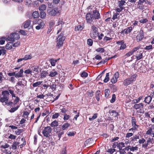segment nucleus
I'll return each instance as SVG.
<instances>
[{"label": "nucleus", "mask_w": 154, "mask_h": 154, "mask_svg": "<svg viewBox=\"0 0 154 154\" xmlns=\"http://www.w3.org/2000/svg\"><path fill=\"white\" fill-rule=\"evenodd\" d=\"M1 94H0V102L2 103V105L5 106H13V102L9 100L11 95L8 91L7 90L3 91Z\"/></svg>", "instance_id": "nucleus-1"}, {"label": "nucleus", "mask_w": 154, "mask_h": 154, "mask_svg": "<svg viewBox=\"0 0 154 154\" xmlns=\"http://www.w3.org/2000/svg\"><path fill=\"white\" fill-rule=\"evenodd\" d=\"M61 13V11L57 7L52 8L49 7L47 9L48 14L51 16H55L59 15Z\"/></svg>", "instance_id": "nucleus-2"}, {"label": "nucleus", "mask_w": 154, "mask_h": 154, "mask_svg": "<svg viewBox=\"0 0 154 154\" xmlns=\"http://www.w3.org/2000/svg\"><path fill=\"white\" fill-rule=\"evenodd\" d=\"M65 39V37L63 36V34L61 33L57 37L56 39V47L59 48L63 46V41Z\"/></svg>", "instance_id": "nucleus-3"}, {"label": "nucleus", "mask_w": 154, "mask_h": 154, "mask_svg": "<svg viewBox=\"0 0 154 154\" xmlns=\"http://www.w3.org/2000/svg\"><path fill=\"white\" fill-rule=\"evenodd\" d=\"M91 29L90 33L91 37L93 39H95L97 36L99 34L98 29L94 25H93L91 26Z\"/></svg>", "instance_id": "nucleus-4"}, {"label": "nucleus", "mask_w": 154, "mask_h": 154, "mask_svg": "<svg viewBox=\"0 0 154 154\" xmlns=\"http://www.w3.org/2000/svg\"><path fill=\"white\" fill-rule=\"evenodd\" d=\"M137 76V75L134 74L131 76L130 77L125 79L123 82L124 85L127 86L131 84L132 82L134 81Z\"/></svg>", "instance_id": "nucleus-5"}, {"label": "nucleus", "mask_w": 154, "mask_h": 154, "mask_svg": "<svg viewBox=\"0 0 154 154\" xmlns=\"http://www.w3.org/2000/svg\"><path fill=\"white\" fill-rule=\"evenodd\" d=\"M87 22L92 24H94L97 21H94L93 15L91 13H88L86 15Z\"/></svg>", "instance_id": "nucleus-6"}, {"label": "nucleus", "mask_w": 154, "mask_h": 154, "mask_svg": "<svg viewBox=\"0 0 154 154\" xmlns=\"http://www.w3.org/2000/svg\"><path fill=\"white\" fill-rule=\"evenodd\" d=\"M20 38L19 35L17 33H12L10 36L7 38V40L10 41L14 42L15 40L19 39Z\"/></svg>", "instance_id": "nucleus-7"}, {"label": "nucleus", "mask_w": 154, "mask_h": 154, "mask_svg": "<svg viewBox=\"0 0 154 154\" xmlns=\"http://www.w3.org/2000/svg\"><path fill=\"white\" fill-rule=\"evenodd\" d=\"M51 128L50 126H47L44 128L42 131V134L44 136L48 137L51 135Z\"/></svg>", "instance_id": "nucleus-8"}, {"label": "nucleus", "mask_w": 154, "mask_h": 154, "mask_svg": "<svg viewBox=\"0 0 154 154\" xmlns=\"http://www.w3.org/2000/svg\"><path fill=\"white\" fill-rule=\"evenodd\" d=\"M143 105L142 103L135 104L133 106V107L136 110L139 109L137 111V113H143Z\"/></svg>", "instance_id": "nucleus-9"}, {"label": "nucleus", "mask_w": 154, "mask_h": 154, "mask_svg": "<svg viewBox=\"0 0 154 154\" xmlns=\"http://www.w3.org/2000/svg\"><path fill=\"white\" fill-rule=\"evenodd\" d=\"M144 33L143 31L140 30L139 33L138 34L136 37V39L137 42H139L141 41L143 38Z\"/></svg>", "instance_id": "nucleus-10"}, {"label": "nucleus", "mask_w": 154, "mask_h": 154, "mask_svg": "<svg viewBox=\"0 0 154 154\" xmlns=\"http://www.w3.org/2000/svg\"><path fill=\"white\" fill-rule=\"evenodd\" d=\"M92 15H93L94 21H96V19H98L100 18V14L97 10L93 11Z\"/></svg>", "instance_id": "nucleus-11"}, {"label": "nucleus", "mask_w": 154, "mask_h": 154, "mask_svg": "<svg viewBox=\"0 0 154 154\" xmlns=\"http://www.w3.org/2000/svg\"><path fill=\"white\" fill-rule=\"evenodd\" d=\"M44 22L41 20H38V25L36 26L35 28L37 30H39L42 28L44 27Z\"/></svg>", "instance_id": "nucleus-12"}, {"label": "nucleus", "mask_w": 154, "mask_h": 154, "mask_svg": "<svg viewBox=\"0 0 154 154\" xmlns=\"http://www.w3.org/2000/svg\"><path fill=\"white\" fill-rule=\"evenodd\" d=\"M135 57L137 60L141 59L143 57V53L141 51H137Z\"/></svg>", "instance_id": "nucleus-13"}, {"label": "nucleus", "mask_w": 154, "mask_h": 154, "mask_svg": "<svg viewBox=\"0 0 154 154\" xmlns=\"http://www.w3.org/2000/svg\"><path fill=\"white\" fill-rule=\"evenodd\" d=\"M152 99V97H151V95L146 97L145 98L144 101L145 103L148 104H149L150 103Z\"/></svg>", "instance_id": "nucleus-14"}, {"label": "nucleus", "mask_w": 154, "mask_h": 154, "mask_svg": "<svg viewBox=\"0 0 154 154\" xmlns=\"http://www.w3.org/2000/svg\"><path fill=\"white\" fill-rule=\"evenodd\" d=\"M23 69H20V71L18 72L16 74L15 77L17 78L22 77L23 76Z\"/></svg>", "instance_id": "nucleus-15"}, {"label": "nucleus", "mask_w": 154, "mask_h": 154, "mask_svg": "<svg viewBox=\"0 0 154 154\" xmlns=\"http://www.w3.org/2000/svg\"><path fill=\"white\" fill-rule=\"evenodd\" d=\"M31 22V20H28L25 21L23 26L24 28H28L30 25Z\"/></svg>", "instance_id": "nucleus-16"}, {"label": "nucleus", "mask_w": 154, "mask_h": 154, "mask_svg": "<svg viewBox=\"0 0 154 154\" xmlns=\"http://www.w3.org/2000/svg\"><path fill=\"white\" fill-rule=\"evenodd\" d=\"M13 47V42H10L8 43L5 46L6 48L7 49H10Z\"/></svg>", "instance_id": "nucleus-17"}, {"label": "nucleus", "mask_w": 154, "mask_h": 154, "mask_svg": "<svg viewBox=\"0 0 154 154\" xmlns=\"http://www.w3.org/2000/svg\"><path fill=\"white\" fill-rule=\"evenodd\" d=\"M132 28L131 26L128 27L124 29L125 34H127L130 32L132 31Z\"/></svg>", "instance_id": "nucleus-18"}, {"label": "nucleus", "mask_w": 154, "mask_h": 154, "mask_svg": "<svg viewBox=\"0 0 154 154\" xmlns=\"http://www.w3.org/2000/svg\"><path fill=\"white\" fill-rule=\"evenodd\" d=\"M58 60H59V59L54 60L53 59H51L49 60V61L51 63V65L53 66H54Z\"/></svg>", "instance_id": "nucleus-19"}, {"label": "nucleus", "mask_w": 154, "mask_h": 154, "mask_svg": "<svg viewBox=\"0 0 154 154\" xmlns=\"http://www.w3.org/2000/svg\"><path fill=\"white\" fill-rule=\"evenodd\" d=\"M32 16L34 18H36L38 17L39 15L38 11H35L33 12L32 13Z\"/></svg>", "instance_id": "nucleus-20"}, {"label": "nucleus", "mask_w": 154, "mask_h": 154, "mask_svg": "<svg viewBox=\"0 0 154 154\" xmlns=\"http://www.w3.org/2000/svg\"><path fill=\"white\" fill-rule=\"evenodd\" d=\"M58 125V122L57 121L55 120L51 122L50 125L52 127H55Z\"/></svg>", "instance_id": "nucleus-21"}, {"label": "nucleus", "mask_w": 154, "mask_h": 154, "mask_svg": "<svg viewBox=\"0 0 154 154\" xmlns=\"http://www.w3.org/2000/svg\"><path fill=\"white\" fill-rule=\"evenodd\" d=\"M48 75V72L46 71H43L41 73V78H44Z\"/></svg>", "instance_id": "nucleus-22"}, {"label": "nucleus", "mask_w": 154, "mask_h": 154, "mask_svg": "<svg viewBox=\"0 0 154 154\" xmlns=\"http://www.w3.org/2000/svg\"><path fill=\"white\" fill-rule=\"evenodd\" d=\"M69 126L70 124L69 123H65L64 125L62 126V128L63 130H65Z\"/></svg>", "instance_id": "nucleus-23"}, {"label": "nucleus", "mask_w": 154, "mask_h": 154, "mask_svg": "<svg viewBox=\"0 0 154 154\" xmlns=\"http://www.w3.org/2000/svg\"><path fill=\"white\" fill-rule=\"evenodd\" d=\"M119 7H123V6L125 3V0H119Z\"/></svg>", "instance_id": "nucleus-24"}, {"label": "nucleus", "mask_w": 154, "mask_h": 154, "mask_svg": "<svg viewBox=\"0 0 154 154\" xmlns=\"http://www.w3.org/2000/svg\"><path fill=\"white\" fill-rule=\"evenodd\" d=\"M133 127L129 130V131L132 130V131H137V128L139 127L138 125H132Z\"/></svg>", "instance_id": "nucleus-25"}, {"label": "nucleus", "mask_w": 154, "mask_h": 154, "mask_svg": "<svg viewBox=\"0 0 154 154\" xmlns=\"http://www.w3.org/2000/svg\"><path fill=\"white\" fill-rule=\"evenodd\" d=\"M46 6L45 5L43 4L39 6V9L40 11H43L46 9Z\"/></svg>", "instance_id": "nucleus-26"}, {"label": "nucleus", "mask_w": 154, "mask_h": 154, "mask_svg": "<svg viewBox=\"0 0 154 154\" xmlns=\"http://www.w3.org/2000/svg\"><path fill=\"white\" fill-rule=\"evenodd\" d=\"M42 82V81H39L35 83H34L32 85V86L34 87H39V85H40Z\"/></svg>", "instance_id": "nucleus-27"}, {"label": "nucleus", "mask_w": 154, "mask_h": 154, "mask_svg": "<svg viewBox=\"0 0 154 154\" xmlns=\"http://www.w3.org/2000/svg\"><path fill=\"white\" fill-rule=\"evenodd\" d=\"M109 73H106V75L105 78L103 80V82H104L106 83L107 82L109 79Z\"/></svg>", "instance_id": "nucleus-28"}, {"label": "nucleus", "mask_w": 154, "mask_h": 154, "mask_svg": "<svg viewBox=\"0 0 154 154\" xmlns=\"http://www.w3.org/2000/svg\"><path fill=\"white\" fill-rule=\"evenodd\" d=\"M19 107V106H18L12 108L11 109L9 110L8 111L11 112H13L17 110Z\"/></svg>", "instance_id": "nucleus-29"}, {"label": "nucleus", "mask_w": 154, "mask_h": 154, "mask_svg": "<svg viewBox=\"0 0 154 154\" xmlns=\"http://www.w3.org/2000/svg\"><path fill=\"white\" fill-rule=\"evenodd\" d=\"M96 51L97 52H100L101 53H103L104 52V49L102 48H99L96 49Z\"/></svg>", "instance_id": "nucleus-30"}, {"label": "nucleus", "mask_w": 154, "mask_h": 154, "mask_svg": "<svg viewBox=\"0 0 154 154\" xmlns=\"http://www.w3.org/2000/svg\"><path fill=\"white\" fill-rule=\"evenodd\" d=\"M83 29V26L81 25H78L75 28V31H78V30H82Z\"/></svg>", "instance_id": "nucleus-31"}, {"label": "nucleus", "mask_w": 154, "mask_h": 154, "mask_svg": "<svg viewBox=\"0 0 154 154\" xmlns=\"http://www.w3.org/2000/svg\"><path fill=\"white\" fill-rule=\"evenodd\" d=\"M125 146V144L123 142H120L119 144H118L117 145V147H118L119 149L122 148Z\"/></svg>", "instance_id": "nucleus-32"}, {"label": "nucleus", "mask_w": 154, "mask_h": 154, "mask_svg": "<svg viewBox=\"0 0 154 154\" xmlns=\"http://www.w3.org/2000/svg\"><path fill=\"white\" fill-rule=\"evenodd\" d=\"M40 14L41 18L43 19L45 18L46 16L45 13L43 11L40 12Z\"/></svg>", "instance_id": "nucleus-33"}, {"label": "nucleus", "mask_w": 154, "mask_h": 154, "mask_svg": "<svg viewBox=\"0 0 154 154\" xmlns=\"http://www.w3.org/2000/svg\"><path fill=\"white\" fill-rule=\"evenodd\" d=\"M7 40V38L4 37L1 38L0 40V44L3 45L5 42V40Z\"/></svg>", "instance_id": "nucleus-34"}, {"label": "nucleus", "mask_w": 154, "mask_h": 154, "mask_svg": "<svg viewBox=\"0 0 154 154\" xmlns=\"http://www.w3.org/2000/svg\"><path fill=\"white\" fill-rule=\"evenodd\" d=\"M109 92L110 91L108 89H105V96L107 98L109 97Z\"/></svg>", "instance_id": "nucleus-35"}, {"label": "nucleus", "mask_w": 154, "mask_h": 154, "mask_svg": "<svg viewBox=\"0 0 154 154\" xmlns=\"http://www.w3.org/2000/svg\"><path fill=\"white\" fill-rule=\"evenodd\" d=\"M138 149V147L137 146H130V150L131 151L134 152L135 151L137 150Z\"/></svg>", "instance_id": "nucleus-36"}, {"label": "nucleus", "mask_w": 154, "mask_h": 154, "mask_svg": "<svg viewBox=\"0 0 154 154\" xmlns=\"http://www.w3.org/2000/svg\"><path fill=\"white\" fill-rule=\"evenodd\" d=\"M136 121L134 117H133L131 118V124L132 125H137L136 124Z\"/></svg>", "instance_id": "nucleus-37"}, {"label": "nucleus", "mask_w": 154, "mask_h": 154, "mask_svg": "<svg viewBox=\"0 0 154 154\" xmlns=\"http://www.w3.org/2000/svg\"><path fill=\"white\" fill-rule=\"evenodd\" d=\"M100 91H97L96 92V98L97 101H99L100 100Z\"/></svg>", "instance_id": "nucleus-38"}, {"label": "nucleus", "mask_w": 154, "mask_h": 154, "mask_svg": "<svg viewBox=\"0 0 154 154\" xmlns=\"http://www.w3.org/2000/svg\"><path fill=\"white\" fill-rule=\"evenodd\" d=\"M88 76V74L85 71H83L81 74V77L85 78Z\"/></svg>", "instance_id": "nucleus-39"}, {"label": "nucleus", "mask_w": 154, "mask_h": 154, "mask_svg": "<svg viewBox=\"0 0 154 154\" xmlns=\"http://www.w3.org/2000/svg\"><path fill=\"white\" fill-rule=\"evenodd\" d=\"M142 97L140 96L139 97L138 99H135L132 101L133 103H137L139 102V101L142 99Z\"/></svg>", "instance_id": "nucleus-40"}, {"label": "nucleus", "mask_w": 154, "mask_h": 154, "mask_svg": "<svg viewBox=\"0 0 154 154\" xmlns=\"http://www.w3.org/2000/svg\"><path fill=\"white\" fill-rule=\"evenodd\" d=\"M57 71H54V72H51L49 76L50 77H54L57 74Z\"/></svg>", "instance_id": "nucleus-41"}, {"label": "nucleus", "mask_w": 154, "mask_h": 154, "mask_svg": "<svg viewBox=\"0 0 154 154\" xmlns=\"http://www.w3.org/2000/svg\"><path fill=\"white\" fill-rule=\"evenodd\" d=\"M139 22L142 23H146L148 22V20L146 18H144L140 20Z\"/></svg>", "instance_id": "nucleus-42"}, {"label": "nucleus", "mask_w": 154, "mask_h": 154, "mask_svg": "<svg viewBox=\"0 0 154 154\" xmlns=\"http://www.w3.org/2000/svg\"><path fill=\"white\" fill-rule=\"evenodd\" d=\"M23 131V129H18L15 131V133L16 135H18L21 133H22Z\"/></svg>", "instance_id": "nucleus-43"}, {"label": "nucleus", "mask_w": 154, "mask_h": 154, "mask_svg": "<svg viewBox=\"0 0 154 154\" xmlns=\"http://www.w3.org/2000/svg\"><path fill=\"white\" fill-rule=\"evenodd\" d=\"M93 41L90 38L88 39L87 40V44L90 46H91L93 44Z\"/></svg>", "instance_id": "nucleus-44"}, {"label": "nucleus", "mask_w": 154, "mask_h": 154, "mask_svg": "<svg viewBox=\"0 0 154 154\" xmlns=\"http://www.w3.org/2000/svg\"><path fill=\"white\" fill-rule=\"evenodd\" d=\"M116 151V149H109L107 150V152L110 153V154H112Z\"/></svg>", "instance_id": "nucleus-45"}, {"label": "nucleus", "mask_w": 154, "mask_h": 154, "mask_svg": "<svg viewBox=\"0 0 154 154\" xmlns=\"http://www.w3.org/2000/svg\"><path fill=\"white\" fill-rule=\"evenodd\" d=\"M97 114L95 113L94 114L93 116L91 118H89V120L90 121H92L94 120L97 117Z\"/></svg>", "instance_id": "nucleus-46"}, {"label": "nucleus", "mask_w": 154, "mask_h": 154, "mask_svg": "<svg viewBox=\"0 0 154 154\" xmlns=\"http://www.w3.org/2000/svg\"><path fill=\"white\" fill-rule=\"evenodd\" d=\"M32 56L31 55H26L23 57V59L25 60H26L28 59H31Z\"/></svg>", "instance_id": "nucleus-47"}, {"label": "nucleus", "mask_w": 154, "mask_h": 154, "mask_svg": "<svg viewBox=\"0 0 154 154\" xmlns=\"http://www.w3.org/2000/svg\"><path fill=\"white\" fill-rule=\"evenodd\" d=\"M116 95L115 94H113L112 95V98L110 100V102L111 103H114L116 100Z\"/></svg>", "instance_id": "nucleus-48"}, {"label": "nucleus", "mask_w": 154, "mask_h": 154, "mask_svg": "<svg viewBox=\"0 0 154 154\" xmlns=\"http://www.w3.org/2000/svg\"><path fill=\"white\" fill-rule=\"evenodd\" d=\"M8 91L11 94L12 97H16L15 94H14V91L11 89H9Z\"/></svg>", "instance_id": "nucleus-49"}, {"label": "nucleus", "mask_w": 154, "mask_h": 154, "mask_svg": "<svg viewBox=\"0 0 154 154\" xmlns=\"http://www.w3.org/2000/svg\"><path fill=\"white\" fill-rule=\"evenodd\" d=\"M70 117L69 115L65 113L64 114L63 119L64 120H66L70 118Z\"/></svg>", "instance_id": "nucleus-50"}, {"label": "nucleus", "mask_w": 154, "mask_h": 154, "mask_svg": "<svg viewBox=\"0 0 154 154\" xmlns=\"http://www.w3.org/2000/svg\"><path fill=\"white\" fill-rule=\"evenodd\" d=\"M9 145L6 143H3V144H2L1 145V147L2 148H3L4 149H5L6 148H8L9 147Z\"/></svg>", "instance_id": "nucleus-51"}, {"label": "nucleus", "mask_w": 154, "mask_h": 154, "mask_svg": "<svg viewBox=\"0 0 154 154\" xmlns=\"http://www.w3.org/2000/svg\"><path fill=\"white\" fill-rule=\"evenodd\" d=\"M139 139V136L138 135H135L132 137V140L134 141H137V139Z\"/></svg>", "instance_id": "nucleus-52"}, {"label": "nucleus", "mask_w": 154, "mask_h": 154, "mask_svg": "<svg viewBox=\"0 0 154 154\" xmlns=\"http://www.w3.org/2000/svg\"><path fill=\"white\" fill-rule=\"evenodd\" d=\"M119 149V153L121 154H124L126 153V152L124 149Z\"/></svg>", "instance_id": "nucleus-53"}, {"label": "nucleus", "mask_w": 154, "mask_h": 154, "mask_svg": "<svg viewBox=\"0 0 154 154\" xmlns=\"http://www.w3.org/2000/svg\"><path fill=\"white\" fill-rule=\"evenodd\" d=\"M38 69H39V66H34L33 67V70L34 72H38Z\"/></svg>", "instance_id": "nucleus-54"}, {"label": "nucleus", "mask_w": 154, "mask_h": 154, "mask_svg": "<svg viewBox=\"0 0 154 154\" xmlns=\"http://www.w3.org/2000/svg\"><path fill=\"white\" fill-rule=\"evenodd\" d=\"M117 79H118L113 76L111 80V82L112 83H115L117 82Z\"/></svg>", "instance_id": "nucleus-55"}, {"label": "nucleus", "mask_w": 154, "mask_h": 154, "mask_svg": "<svg viewBox=\"0 0 154 154\" xmlns=\"http://www.w3.org/2000/svg\"><path fill=\"white\" fill-rule=\"evenodd\" d=\"M126 47V45L124 43L121 45V46L120 47L119 50H122L125 49Z\"/></svg>", "instance_id": "nucleus-56"}, {"label": "nucleus", "mask_w": 154, "mask_h": 154, "mask_svg": "<svg viewBox=\"0 0 154 154\" xmlns=\"http://www.w3.org/2000/svg\"><path fill=\"white\" fill-rule=\"evenodd\" d=\"M119 14L117 13H115L113 16V17L112 19L113 20H114L116 19L117 17V16L119 15Z\"/></svg>", "instance_id": "nucleus-57"}, {"label": "nucleus", "mask_w": 154, "mask_h": 154, "mask_svg": "<svg viewBox=\"0 0 154 154\" xmlns=\"http://www.w3.org/2000/svg\"><path fill=\"white\" fill-rule=\"evenodd\" d=\"M120 8H117L116 9V11L118 12H121L124 9L123 7H119Z\"/></svg>", "instance_id": "nucleus-58"}, {"label": "nucleus", "mask_w": 154, "mask_h": 154, "mask_svg": "<svg viewBox=\"0 0 154 154\" xmlns=\"http://www.w3.org/2000/svg\"><path fill=\"white\" fill-rule=\"evenodd\" d=\"M153 131L148 130L146 132V134L147 135H150L151 136L152 135L153 133Z\"/></svg>", "instance_id": "nucleus-59"}, {"label": "nucleus", "mask_w": 154, "mask_h": 154, "mask_svg": "<svg viewBox=\"0 0 154 154\" xmlns=\"http://www.w3.org/2000/svg\"><path fill=\"white\" fill-rule=\"evenodd\" d=\"M55 24V22L54 21H51L49 23V26L50 27L52 28Z\"/></svg>", "instance_id": "nucleus-60"}, {"label": "nucleus", "mask_w": 154, "mask_h": 154, "mask_svg": "<svg viewBox=\"0 0 154 154\" xmlns=\"http://www.w3.org/2000/svg\"><path fill=\"white\" fill-rule=\"evenodd\" d=\"M144 49L146 50H149L152 49V45L146 46Z\"/></svg>", "instance_id": "nucleus-61"}, {"label": "nucleus", "mask_w": 154, "mask_h": 154, "mask_svg": "<svg viewBox=\"0 0 154 154\" xmlns=\"http://www.w3.org/2000/svg\"><path fill=\"white\" fill-rule=\"evenodd\" d=\"M20 44V42L18 41L17 42L15 43H14L13 42V47H16L19 46Z\"/></svg>", "instance_id": "nucleus-62"}, {"label": "nucleus", "mask_w": 154, "mask_h": 154, "mask_svg": "<svg viewBox=\"0 0 154 154\" xmlns=\"http://www.w3.org/2000/svg\"><path fill=\"white\" fill-rule=\"evenodd\" d=\"M145 141V140L144 138H142L141 139L139 140L138 142L139 144H143Z\"/></svg>", "instance_id": "nucleus-63"}, {"label": "nucleus", "mask_w": 154, "mask_h": 154, "mask_svg": "<svg viewBox=\"0 0 154 154\" xmlns=\"http://www.w3.org/2000/svg\"><path fill=\"white\" fill-rule=\"evenodd\" d=\"M16 136L13 135L12 134H10V136L8 137V138L9 139H14L16 138Z\"/></svg>", "instance_id": "nucleus-64"}]
</instances>
